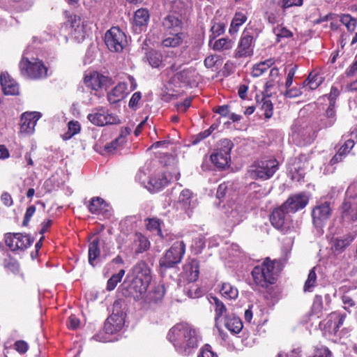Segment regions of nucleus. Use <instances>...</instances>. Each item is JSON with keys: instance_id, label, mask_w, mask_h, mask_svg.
<instances>
[{"instance_id": "nucleus-1", "label": "nucleus", "mask_w": 357, "mask_h": 357, "mask_svg": "<svg viewBox=\"0 0 357 357\" xmlns=\"http://www.w3.org/2000/svg\"><path fill=\"white\" fill-rule=\"evenodd\" d=\"M167 339L178 354L187 356L198 347L199 335L197 329L191 325L178 323L169 331Z\"/></svg>"}, {"instance_id": "nucleus-2", "label": "nucleus", "mask_w": 357, "mask_h": 357, "mask_svg": "<svg viewBox=\"0 0 357 357\" xmlns=\"http://www.w3.org/2000/svg\"><path fill=\"white\" fill-rule=\"evenodd\" d=\"M132 273L134 278L129 286L130 294L138 300L146 293L152 278L151 270L146 262L141 261L133 266Z\"/></svg>"}, {"instance_id": "nucleus-3", "label": "nucleus", "mask_w": 357, "mask_h": 357, "mask_svg": "<svg viewBox=\"0 0 357 357\" xmlns=\"http://www.w3.org/2000/svg\"><path fill=\"white\" fill-rule=\"evenodd\" d=\"M251 275L257 287L267 289L276 281L274 261L266 258L261 264L253 268Z\"/></svg>"}, {"instance_id": "nucleus-4", "label": "nucleus", "mask_w": 357, "mask_h": 357, "mask_svg": "<svg viewBox=\"0 0 357 357\" xmlns=\"http://www.w3.org/2000/svg\"><path fill=\"white\" fill-rule=\"evenodd\" d=\"M278 166L279 162L275 158L255 161L249 167L248 174L252 179L268 180L276 172Z\"/></svg>"}, {"instance_id": "nucleus-5", "label": "nucleus", "mask_w": 357, "mask_h": 357, "mask_svg": "<svg viewBox=\"0 0 357 357\" xmlns=\"http://www.w3.org/2000/svg\"><path fill=\"white\" fill-rule=\"evenodd\" d=\"M19 67L22 75L26 78L39 79L45 78L47 75V68L42 61L38 59L29 60L23 56Z\"/></svg>"}, {"instance_id": "nucleus-6", "label": "nucleus", "mask_w": 357, "mask_h": 357, "mask_svg": "<svg viewBox=\"0 0 357 357\" xmlns=\"http://www.w3.org/2000/svg\"><path fill=\"white\" fill-rule=\"evenodd\" d=\"M185 252V245L183 241H176L167 250L159 264L162 269L166 270L174 267L181 263Z\"/></svg>"}, {"instance_id": "nucleus-7", "label": "nucleus", "mask_w": 357, "mask_h": 357, "mask_svg": "<svg viewBox=\"0 0 357 357\" xmlns=\"http://www.w3.org/2000/svg\"><path fill=\"white\" fill-rule=\"evenodd\" d=\"M233 146L232 142L228 139H222L219 142L216 151L211 155V160L215 166L223 169L229 165Z\"/></svg>"}, {"instance_id": "nucleus-8", "label": "nucleus", "mask_w": 357, "mask_h": 357, "mask_svg": "<svg viewBox=\"0 0 357 357\" xmlns=\"http://www.w3.org/2000/svg\"><path fill=\"white\" fill-rule=\"evenodd\" d=\"M255 48V38L252 31L245 29L238 43L234 50V57L236 59L247 58L252 56Z\"/></svg>"}, {"instance_id": "nucleus-9", "label": "nucleus", "mask_w": 357, "mask_h": 357, "mask_svg": "<svg viewBox=\"0 0 357 357\" xmlns=\"http://www.w3.org/2000/svg\"><path fill=\"white\" fill-rule=\"evenodd\" d=\"M332 213L331 204L324 202L316 205L312 211V223L319 234L323 233V228Z\"/></svg>"}, {"instance_id": "nucleus-10", "label": "nucleus", "mask_w": 357, "mask_h": 357, "mask_svg": "<svg viewBox=\"0 0 357 357\" xmlns=\"http://www.w3.org/2000/svg\"><path fill=\"white\" fill-rule=\"evenodd\" d=\"M105 43L110 51L120 52L127 44L126 36L119 27L114 26L106 32Z\"/></svg>"}, {"instance_id": "nucleus-11", "label": "nucleus", "mask_w": 357, "mask_h": 357, "mask_svg": "<svg viewBox=\"0 0 357 357\" xmlns=\"http://www.w3.org/2000/svg\"><path fill=\"white\" fill-rule=\"evenodd\" d=\"M32 239L29 235L22 233H7L5 235L6 245L12 250H24L28 248L32 243Z\"/></svg>"}, {"instance_id": "nucleus-12", "label": "nucleus", "mask_w": 357, "mask_h": 357, "mask_svg": "<svg viewBox=\"0 0 357 357\" xmlns=\"http://www.w3.org/2000/svg\"><path fill=\"white\" fill-rule=\"evenodd\" d=\"M87 119L93 125L98 126L118 124L120 123V120L117 116L109 114L103 109H98L96 112L89 114L87 116Z\"/></svg>"}, {"instance_id": "nucleus-13", "label": "nucleus", "mask_w": 357, "mask_h": 357, "mask_svg": "<svg viewBox=\"0 0 357 357\" xmlns=\"http://www.w3.org/2000/svg\"><path fill=\"white\" fill-rule=\"evenodd\" d=\"M318 130L307 123L293 128V137L296 139L301 138L303 143L310 144L317 137Z\"/></svg>"}, {"instance_id": "nucleus-14", "label": "nucleus", "mask_w": 357, "mask_h": 357, "mask_svg": "<svg viewBox=\"0 0 357 357\" xmlns=\"http://www.w3.org/2000/svg\"><path fill=\"white\" fill-rule=\"evenodd\" d=\"M308 202L307 197L303 194L294 195L289 197L283 204L287 213H295L305 207Z\"/></svg>"}, {"instance_id": "nucleus-15", "label": "nucleus", "mask_w": 357, "mask_h": 357, "mask_svg": "<svg viewBox=\"0 0 357 357\" xmlns=\"http://www.w3.org/2000/svg\"><path fill=\"white\" fill-rule=\"evenodd\" d=\"M40 114L39 112H25L24 113L20 119L21 131L31 133L34 130L37 121L40 119Z\"/></svg>"}, {"instance_id": "nucleus-16", "label": "nucleus", "mask_w": 357, "mask_h": 357, "mask_svg": "<svg viewBox=\"0 0 357 357\" xmlns=\"http://www.w3.org/2000/svg\"><path fill=\"white\" fill-rule=\"evenodd\" d=\"M108 78L97 72H93L84 77L86 86L93 91H98L106 85Z\"/></svg>"}, {"instance_id": "nucleus-17", "label": "nucleus", "mask_w": 357, "mask_h": 357, "mask_svg": "<svg viewBox=\"0 0 357 357\" xmlns=\"http://www.w3.org/2000/svg\"><path fill=\"white\" fill-rule=\"evenodd\" d=\"M0 83L5 95L15 96L19 93L17 83L6 73H2L0 76Z\"/></svg>"}, {"instance_id": "nucleus-18", "label": "nucleus", "mask_w": 357, "mask_h": 357, "mask_svg": "<svg viewBox=\"0 0 357 357\" xmlns=\"http://www.w3.org/2000/svg\"><path fill=\"white\" fill-rule=\"evenodd\" d=\"M209 301L214 307L215 321L216 326L222 324L225 317H229L231 314L228 313L225 305L222 301L215 296H211Z\"/></svg>"}, {"instance_id": "nucleus-19", "label": "nucleus", "mask_w": 357, "mask_h": 357, "mask_svg": "<svg viewBox=\"0 0 357 357\" xmlns=\"http://www.w3.org/2000/svg\"><path fill=\"white\" fill-rule=\"evenodd\" d=\"M342 218L347 222H354L357 220V202L354 200L346 199L342 203Z\"/></svg>"}, {"instance_id": "nucleus-20", "label": "nucleus", "mask_w": 357, "mask_h": 357, "mask_svg": "<svg viewBox=\"0 0 357 357\" xmlns=\"http://www.w3.org/2000/svg\"><path fill=\"white\" fill-rule=\"evenodd\" d=\"M70 22L72 28L71 33L78 41L83 40L85 38V30L83 22L79 16L71 15Z\"/></svg>"}, {"instance_id": "nucleus-21", "label": "nucleus", "mask_w": 357, "mask_h": 357, "mask_svg": "<svg viewBox=\"0 0 357 357\" xmlns=\"http://www.w3.org/2000/svg\"><path fill=\"white\" fill-rule=\"evenodd\" d=\"M127 93L128 84L124 82H120L108 93V101L114 104L124 98Z\"/></svg>"}, {"instance_id": "nucleus-22", "label": "nucleus", "mask_w": 357, "mask_h": 357, "mask_svg": "<svg viewBox=\"0 0 357 357\" xmlns=\"http://www.w3.org/2000/svg\"><path fill=\"white\" fill-rule=\"evenodd\" d=\"M355 239V235L347 234L332 240V249L338 253L342 252Z\"/></svg>"}, {"instance_id": "nucleus-23", "label": "nucleus", "mask_w": 357, "mask_h": 357, "mask_svg": "<svg viewBox=\"0 0 357 357\" xmlns=\"http://www.w3.org/2000/svg\"><path fill=\"white\" fill-rule=\"evenodd\" d=\"M287 213L286 208H283V204L280 208L274 209L270 216L272 225L278 229H282L284 225Z\"/></svg>"}, {"instance_id": "nucleus-24", "label": "nucleus", "mask_w": 357, "mask_h": 357, "mask_svg": "<svg viewBox=\"0 0 357 357\" xmlns=\"http://www.w3.org/2000/svg\"><path fill=\"white\" fill-rule=\"evenodd\" d=\"M89 263L92 266H96L100 256V241L98 238L93 239L89 245Z\"/></svg>"}, {"instance_id": "nucleus-25", "label": "nucleus", "mask_w": 357, "mask_h": 357, "mask_svg": "<svg viewBox=\"0 0 357 357\" xmlns=\"http://www.w3.org/2000/svg\"><path fill=\"white\" fill-rule=\"evenodd\" d=\"M222 324H223L231 333L234 334L240 333L243 328L242 321L234 314H231L229 317H225Z\"/></svg>"}, {"instance_id": "nucleus-26", "label": "nucleus", "mask_w": 357, "mask_h": 357, "mask_svg": "<svg viewBox=\"0 0 357 357\" xmlns=\"http://www.w3.org/2000/svg\"><path fill=\"white\" fill-rule=\"evenodd\" d=\"M123 319L116 314L111 315L105 323L104 329L107 333L112 334L120 331L123 326Z\"/></svg>"}, {"instance_id": "nucleus-27", "label": "nucleus", "mask_w": 357, "mask_h": 357, "mask_svg": "<svg viewBox=\"0 0 357 357\" xmlns=\"http://www.w3.org/2000/svg\"><path fill=\"white\" fill-rule=\"evenodd\" d=\"M183 269L190 282H195L199 278V262L195 259H190L184 266Z\"/></svg>"}, {"instance_id": "nucleus-28", "label": "nucleus", "mask_w": 357, "mask_h": 357, "mask_svg": "<svg viewBox=\"0 0 357 357\" xmlns=\"http://www.w3.org/2000/svg\"><path fill=\"white\" fill-rule=\"evenodd\" d=\"M183 40V33H170L166 36L161 42V44L165 47H176L179 46Z\"/></svg>"}, {"instance_id": "nucleus-29", "label": "nucleus", "mask_w": 357, "mask_h": 357, "mask_svg": "<svg viewBox=\"0 0 357 357\" xmlns=\"http://www.w3.org/2000/svg\"><path fill=\"white\" fill-rule=\"evenodd\" d=\"M107 207H108L107 204L100 197H93L88 205L89 211L94 214L103 213L104 211H107Z\"/></svg>"}, {"instance_id": "nucleus-30", "label": "nucleus", "mask_w": 357, "mask_h": 357, "mask_svg": "<svg viewBox=\"0 0 357 357\" xmlns=\"http://www.w3.org/2000/svg\"><path fill=\"white\" fill-rule=\"evenodd\" d=\"M162 26L166 30L178 31L182 28V22L178 17L169 15L164 18Z\"/></svg>"}, {"instance_id": "nucleus-31", "label": "nucleus", "mask_w": 357, "mask_h": 357, "mask_svg": "<svg viewBox=\"0 0 357 357\" xmlns=\"http://www.w3.org/2000/svg\"><path fill=\"white\" fill-rule=\"evenodd\" d=\"M247 15L243 12H236L231 20L229 33L234 35L238 31L239 27L247 20Z\"/></svg>"}, {"instance_id": "nucleus-32", "label": "nucleus", "mask_w": 357, "mask_h": 357, "mask_svg": "<svg viewBox=\"0 0 357 357\" xmlns=\"http://www.w3.org/2000/svg\"><path fill=\"white\" fill-rule=\"evenodd\" d=\"M220 292L225 298L235 300L238 296V289L229 282H222Z\"/></svg>"}, {"instance_id": "nucleus-33", "label": "nucleus", "mask_w": 357, "mask_h": 357, "mask_svg": "<svg viewBox=\"0 0 357 357\" xmlns=\"http://www.w3.org/2000/svg\"><path fill=\"white\" fill-rule=\"evenodd\" d=\"M149 12L146 8H140L136 10L134 16V23L137 27L140 29L146 26L149 20Z\"/></svg>"}, {"instance_id": "nucleus-34", "label": "nucleus", "mask_w": 357, "mask_h": 357, "mask_svg": "<svg viewBox=\"0 0 357 357\" xmlns=\"http://www.w3.org/2000/svg\"><path fill=\"white\" fill-rule=\"evenodd\" d=\"M129 133L128 130L126 132H122L118 137L105 146V151L112 153L126 142V137Z\"/></svg>"}, {"instance_id": "nucleus-35", "label": "nucleus", "mask_w": 357, "mask_h": 357, "mask_svg": "<svg viewBox=\"0 0 357 357\" xmlns=\"http://www.w3.org/2000/svg\"><path fill=\"white\" fill-rule=\"evenodd\" d=\"M324 78L318 75L311 72L307 78L303 83V88L308 87L310 90H314L320 86Z\"/></svg>"}, {"instance_id": "nucleus-36", "label": "nucleus", "mask_w": 357, "mask_h": 357, "mask_svg": "<svg viewBox=\"0 0 357 357\" xmlns=\"http://www.w3.org/2000/svg\"><path fill=\"white\" fill-rule=\"evenodd\" d=\"M192 192L188 189H185L181 192L178 203L187 211L192 206Z\"/></svg>"}, {"instance_id": "nucleus-37", "label": "nucleus", "mask_w": 357, "mask_h": 357, "mask_svg": "<svg viewBox=\"0 0 357 357\" xmlns=\"http://www.w3.org/2000/svg\"><path fill=\"white\" fill-rule=\"evenodd\" d=\"M134 243L137 247V252L142 253L147 250L150 247L148 238L141 233H136L134 238Z\"/></svg>"}, {"instance_id": "nucleus-38", "label": "nucleus", "mask_w": 357, "mask_h": 357, "mask_svg": "<svg viewBox=\"0 0 357 357\" xmlns=\"http://www.w3.org/2000/svg\"><path fill=\"white\" fill-rule=\"evenodd\" d=\"M170 179L171 178H169L166 174H162L158 175L157 177L151 178L149 181V183L155 190H159L166 186L169 183Z\"/></svg>"}, {"instance_id": "nucleus-39", "label": "nucleus", "mask_w": 357, "mask_h": 357, "mask_svg": "<svg viewBox=\"0 0 357 357\" xmlns=\"http://www.w3.org/2000/svg\"><path fill=\"white\" fill-rule=\"evenodd\" d=\"M234 45V41L228 38H222L216 40L212 45V47L215 51L229 50Z\"/></svg>"}, {"instance_id": "nucleus-40", "label": "nucleus", "mask_w": 357, "mask_h": 357, "mask_svg": "<svg viewBox=\"0 0 357 357\" xmlns=\"http://www.w3.org/2000/svg\"><path fill=\"white\" fill-rule=\"evenodd\" d=\"M260 109L264 112V115L266 119H270L273 116V104L271 101L266 97H262L261 100H257Z\"/></svg>"}, {"instance_id": "nucleus-41", "label": "nucleus", "mask_w": 357, "mask_h": 357, "mask_svg": "<svg viewBox=\"0 0 357 357\" xmlns=\"http://www.w3.org/2000/svg\"><path fill=\"white\" fill-rule=\"evenodd\" d=\"M146 228L151 231H155L161 238H164L161 230L162 222L158 218L147 219Z\"/></svg>"}, {"instance_id": "nucleus-42", "label": "nucleus", "mask_w": 357, "mask_h": 357, "mask_svg": "<svg viewBox=\"0 0 357 357\" xmlns=\"http://www.w3.org/2000/svg\"><path fill=\"white\" fill-rule=\"evenodd\" d=\"M81 126L77 121H70L68 123V131L63 135L64 139H69L79 132Z\"/></svg>"}, {"instance_id": "nucleus-43", "label": "nucleus", "mask_w": 357, "mask_h": 357, "mask_svg": "<svg viewBox=\"0 0 357 357\" xmlns=\"http://www.w3.org/2000/svg\"><path fill=\"white\" fill-rule=\"evenodd\" d=\"M124 275V269H121L117 273L113 274L112 277L107 280V289L108 291L114 290L117 284L121 281Z\"/></svg>"}, {"instance_id": "nucleus-44", "label": "nucleus", "mask_w": 357, "mask_h": 357, "mask_svg": "<svg viewBox=\"0 0 357 357\" xmlns=\"http://www.w3.org/2000/svg\"><path fill=\"white\" fill-rule=\"evenodd\" d=\"M315 267L312 268L308 274L307 279L304 284V291H312V289L317 285V274Z\"/></svg>"}, {"instance_id": "nucleus-45", "label": "nucleus", "mask_w": 357, "mask_h": 357, "mask_svg": "<svg viewBox=\"0 0 357 357\" xmlns=\"http://www.w3.org/2000/svg\"><path fill=\"white\" fill-rule=\"evenodd\" d=\"M344 320V316H340L335 313H332L328 318V324L331 322L334 324L333 329L331 331V333L335 334L339 330L340 327L343 324Z\"/></svg>"}, {"instance_id": "nucleus-46", "label": "nucleus", "mask_w": 357, "mask_h": 357, "mask_svg": "<svg viewBox=\"0 0 357 357\" xmlns=\"http://www.w3.org/2000/svg\"><path fill=\"white\" fill-rule=\"evenodd\" d=\"M147 60L153 68H158L162 63V54L156 51H150L146 54Z\"/></svg>"}, {"instance_id": "nucleus-47", "label": "nucleus", "mask_w": 357, "mask_h": 357, "mask_svg": "<svg viewBox=\"0 0 357 357\" xmlns=\"http://www.w3.org/2000/svg\"><path fill=\"white\" fill-rule=\"evenodd\" d=\"M340 22L346 26L349 31L352 32L355 30L357 22L350 15H342L340 17Z\"/></svg>"}, {"instance_id": "nucleus-48", "label": "nucleus", "mask_w": 357, "mask_h": 357, "mask_svg": "<svg viewBox=\"0 0 357 357\" xmlns=\"http://www.w3.org/2000/svg\"><path fill=\"white\" fill-rule=\"evenodd\" d=\"M225 26L224 23H215L211 28V35L210 36V41L209 43L211 45L212 40L215 39L216 37L222 34L225 31Z\"/></svg>"}, {"instance_id": "nucleus-49", "label": "nucleus", "mask_w": 357, "mask_h": 357, "mask_svg": "<svg viewBox=\"0 0 357 357\" xmlns=\"http://www.w3.org/2000/svg\"><path fill=\"white\" fill-rule=\"evenodd\" d=\"M195 74V70L192 68L184 69L182 70L179 77L182 82L185 83H190L194 80V75Z\"/></svg>"}, {"instance_id": "nucleus-50", "label": "nucleus", "mask_w": 357, "mask_h": 357, "mask_svg": "<svg viewBox=\"0 0 357 357\" xmlns=\"http://www.w3.org/2000/svg\"><path fill=\"white\" fill-rule=\"evenodd\" d=\"M329 119L328 126H333L336 121L335 109L334 102H331L324 115Z\"/></svg>"}, {"instance_id": "nucleus-51", "label": "nucleus", "mask_w": 357, "mask_h": 357, "mask_svg": "<svg viewBox=\"0 0 357 357\" xmlns=\"http://www.w3.org/2000/svg\"><path fill=\"white\" fill-rule=\"evenodd\" d=\"M228 218L229 221L233 224H238L241 221H242L243 214L240 212L239 209L236 207L235 208L231 209V211L228 214Z\"/></svg>"}, {"instance_id": "nucleus-52", "label": "nucleus", "mask_w": 357, "mask_h": 357, "mask_svg": "<svg viewBox=\"0 0 357 357\" xmlns=\"http://www.w3.org/2000/svg\"><path fill=\"white\" fill-rule=\"evenodd\" d=\"M273 31L278 38H287L293 36L291 31L282 26H278L274 29Z\"/></svg>"}, {"instance_id": "nucleus-53", "label": "nucleus", "mask_w": 357, "mask_h": 357, "mask_svg": "<svg viewBox=\"0 0 357 357\" xmlns=\"http://www.w3.org/2000/svg\"><path fill=\"white\" fill-rule=\"evenodd\" d=\"M197 357H218V356L212 350L211 347L206 344L199 349Z\"/></svg>"}, {"instance_id": "nucleus-54", "label": "nucleus", "mask_w": 357, "mask_h": 357, "mask_svg": "<svg viewBox=\"0 0 357 357\" xmlns=\"http://www.w3.org/2000/svg\"><path fill=\"white\" fill-rule=\"evenodd\" d=\"M355 142L353 139H349L345 141L344 144L339 149L338 152L343 155L346 158V156L349 154L350 151L354 146Z\"/></svg>"}, {"instance_id": "nucleus-55", "label": "nucleus", "mask_w": 357, "mask_h": 357, "mask_svg": "<svg viewBox=\"0 0 357 357\" xmlns=\"http://www.w3.org/2000/svg\"><path fill=\"white\" fill-rule=\"evenodd\" d=\"M142 98V94L140 92H135L132 94L128 105L130 108L136 109L138 107V104Z\"/></svg>"}, {"instance_id": "nucleus-56", "label": "nucleus", "mask_w": 357, "mask_h": 357, "mask_svg": "<svg viewBox=\"0 0 357 357\" xmlns=\"http://www.w3.org/2000/svg\"><path fill=\"white\" fill-rule=\"evenodd\" d=\"M331 352L330 350L326 347H321L319 348H317L314 351V354L313 357H331Z\"/></svg>"}, {"instance_id": "nucleus-57", "label": "nucleus", "mask_w": 357, "mask_h": 357, "mask_svg": "<svg viewBox=\"0 0 357 357\" xmlns=\"http://www.w3.org/2000/svg\"><path fill=\"white\" fill-rule=\"evenodd\" d=\"M15 349L20 354H24L29 349L28 344L24 340H17L14 344Z\"/></svg>"}, {"instance_id": "nucleus-58", "label": "nucleus", "mask_w": 357, "mask_h": 357, "mask_svg": "<svg viewBox=\"0 0 357 357\" xmlns=\"http://www.w3.org/2000/svg\"><path fill=\"white\" fill-rule=\"evenodd\" d=\"M36 211V206L31 205L26 208L22 225L26 226Z\"/></svg>"}, {"instance_id": "nucleus-59", "label": "nucleus", "mask_w": 357, "mask_h": 357, "mask_svg": "<svg viewBox=\"0 0 357 357\" xmlns=\"http://www.w3.org/2000/svg\"><path fill=\"white\" fill-rule=\"evenodd\" d=\"M303 0H282V8L284 9L292 7L300 6L303 4Z\"/></svg>"}, {"instance_id": "nucleus-60", "label": "nucleus", "mask_w": 357, "mask_h": 357, "mask_svg": "<svg viewBox=\"0 0 357 357\" xmlns=\"http://www.w3.org/2000/svg\"><path fill=\"white\" fill-rule=\"evenodd\" d=\"M302 94V91L300 89L294 88H289L287 89L284 96L287 98H296Z\"/></svg>"}, {"instance_id": "nucleus-61", "label": "nucleus", "mask_w": 357, "mask_h": 357, "mask_svg": "<svg viewBox=\"0 0 357 357\" xmlns=\"http://www.w3.org/2000/svg\"><path fill=\"white\" fill-rule=\"evenodd\" d=\"M191 100L189 98L185 99L182 102L176 105L177 110L179 112H185L188 108L190 107Z\"/></svg>"}, {"instance_id": "nucleus-62", "label": "nucleus", "mask_w": 357, "mask_h": 357, "mask_svg": "<svg viewBox=\"0 0 357 357\" xmlns=\"http://www.w3.org/2000/svg\"><path fill=\"white\" fill-rule=\"evenodd\" d=\"M213 112L219 114L222 116H227L229 113V107L227 105L218 106L213 109Z\"/></svg>"}, {"instance_id": "nucleus-63", "label": "nucleus", "mask_w": 357, "mask_h": 357, "mask_svg": "<svg viewBox=\"0 0 357 357\" xmlns=\"http://www.w3.org/2000/svg\"><path fill=\"white\" fill-rule=\"evenodd\" d=\"M1 199L6 206H10L13 204L12 197L8 192H3L1 196Z\"/></svg>"}, {"instance_id": "nucleus-64", "label": "nucleus", "mask_w": 357, "mask_h": 357, "mask_svg": "<svg viewBox=\"0 0 357 357\" xmlns=\"http://www.w3.org/2000/svg\"><path fill=\"white\" fill-rule=\"evenodd\" d=\"M356 73H357V55L355 57L354 61L351 63V65L346 71V74L347 76H353Z\"/></svg>"}]
</instances>
